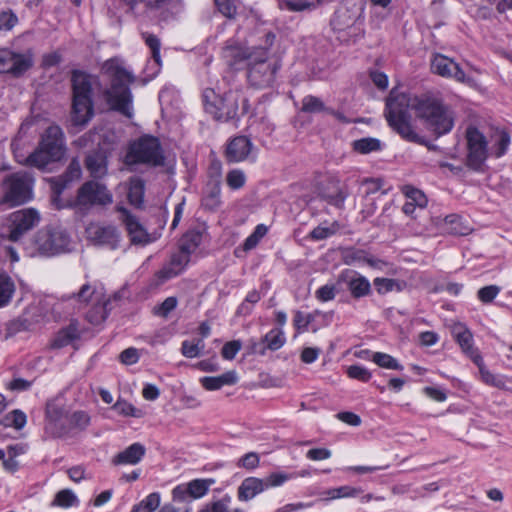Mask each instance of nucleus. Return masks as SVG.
<instances>
[{
  "mask_svg": "<svg viewBox=\"0 0 512 512\" xmlns=\"http://www.w3.org/2000/svg\"><path fill=\"white\" fill-rule=\"evenodd\" d=\"M410 111H414L416 117L437 137L450 132L454 126L452 110L440 100L428 96H410L392 90L386 100L385 118L392 130L408 142L424 143L411 123Z\"/></svg>",
  "mask_w": 512,
  "mask_h": 512,
  "instance_id": "nucleus-1",
  "label": "nucleus"
},
{
  "mask_svg": "<svg viewBox=\"0 0 512 512\" xmlns=\"http://www.w3.org/2000/svg\"><path fill=\"white\" fill-rule=\"evenodd\" d=\"M103 71L111 77V87L104 91V98L110 108L124 116L133 115L132 94L129 84L134 82L133 75L121 67L114 59L103 64Z\"/></svg>",
  "mask_w": 512,
  "mask_h": 512,
  "instance_id": "nucleus-2",
  "label": "nucleus"
},
{
  "mask_svg": "<svg viewBox=\"0 0 512 512\" xmlns=\"http://www.w3.org/2000/svg\"><path fill=\"white\" fill-rule=\"evenodd\" d=\"M72 113L71 121L76 126L86 125L94 115L92 91L98 85V79L82 71H73L72 77Z\"/></svg>",
  "mask_w": 512,
  "mask_h": 512,
  "instance_id": "nucleus-3",
  "label": "nucleus"
},
{
  "mask_svg": "<svg viewBox=\"0 0 512 512\" xmlns=\"http://www.w3.org/2000/svg\"><path fill=\"white\" fill-rule=\"evenodd\" d=\"M203 102L205 110L218 121L238 118L248 110V100L240 90H230L219 96L213 89H206Z\"/></svg>",
  "mask_w": 512,
  "mask_h": 512,
  "instance_id": "nucleus-4",
  "label": "nucleus"
},
{
  "mask_svg": "<svg viewBox=\"0 0 512 512\" xmlns=\"http://www.w3.org/2000/svg\"><path fill=\"white\" fill-rule=\"evenodd\" d=\"M65 154L64 135L59 126H49L41 137L38 148L27 158V163L44 169L49 163L59 161Z\"/></svg>",
  "mask_w": 512,
  "mask_h": 512,
  "instance_id": "nucleus-5",
  "label": "nucleus"
},
{
  "mask_svg": "<svg viewBox=\"0 0 512 512\" xmlns=\"http://www.w3.org/2000/svg\"><path fill=\"white\" fill-rule=\"evenodd\" d=\"M164 162L165 156L158 138L150 135L133 141L125 156L127 165L145 164L156 167L164 165Z\"/></svg>",
  "mask_w": 512,
  "mask_h": 512,
  "instance_id": "nucleus-6",
  "label": "nucleus"
},
{
  "mask_svg": "<svg viewBox=\"0 0 512 512\" xmlns=\"http://www.w3.org/2000/svg\"><path fill=\"white\" fill-rule=\"evenodd\" d=\"M279 68L280 64L269 57L268 50L259 48L248 64V81L255 88L270 87L275 81V75Z\"/></svg>",
  "mask_w": 512,
  "mask_h": 512,
  "instance_id": "nucleus-7",
  "label": "nucleus"
},
{
  "mask_svg": "<svg viewBox=\"0 0 512 512\" xmlns=\"http://www.w3.org/2000/svg\"><path fill=\"white\" fill-rule=\"evenodd\" d=\"M3 202L11 206L27 202L32 195V179L25 172H16L7 176L3 182Z\"/></svg>",
  "mask_w": 512,
  "mask_h": 512,
  "instance_id": "nucleus-8",
  "label": "nucleus"
},
{
  "mask_svg": "<svg viewBox=\"0 0 512 512\" xmlns=\"http://www.w3.org/2000/svg\"><path fill=\"white\" fill-rule=\"evenodd\" d=\"M290 479L284 472L271 473L265 478L248 477L238 487V499L249 501L268 488L278 487Z\"/></svg>",
  "mask_w": 512,
  "mask_h": 512,
  "instance_id": "nucleus-9",
  "label": "nucleus"
},
{
  "mask_svg": "<svg viewBox=\"0 0 512 512\" xmlns=\"http://www.w3.org/2000/svg\"><path fill=\"white\" fill-rule=\"evenodd\" d=\"M40 221L37 210L28 208L13 212L7 219V226L3 231L9 241L17 242L21 237L35 227Z\"/></svg>",
  "mask_w": 512,
  "mask_h": 512,
  "instance_id": "nucleus-10",
  "label": "nucleus"
},
{
  "mask_svg": "<svg viewBox=\"0 0 512 512\" xmlns=\"http://www.w3.org/2000/svg\"><path fill=\"white\" fill-rule=\"evenodd\" d=\"M45 431L57 438L69 433V413L58 398L49 400L46 404Z\"/></svg>",
  "mask_w": 512,
  "mask_h": 512,
  "instance_id": "nucleus-11",
  "label": "nucleus"
},
{
  "mask_svg": "<svg viewBox=\"0 0 512 512\" xmlns=\"http://www.w3.org/2000/svg\"><path fill=\"white\" fill-rule=\"evenodd\" d=\"M70 239L62 229L41 230L35 237V248L40 255L52 256L68 249Z\"/></svg>",
  "mask_w": 512,
  "mask_h": 512,
  "instance_id": "nucleus-12",
  "label": "nucleus"
},
{
  "mask_svg": "<svg viewBox=\"0 0 512 512\" xmlns=\"http://www.w3.org/2000/svg\"><path fill=\"white\" fill-rule=\"evenodd\" d=\"M467 166L473 170H480L488 157L487 141L485 136L475 127L466 130Z\"/></svg>",
  "mask_w": 512,
  "mask_h": 512,
  "instance_id": "nucleus-13",
  "label": "nucleus"
},
{
  "mask_svg": "<svg viewBox=\"0 0 512 512\" xmlns=\"http://www.w3.org/2000/svg\"><path fill=\"white\" fill-rule=\"evenodd\" d=\"M112 203V194L105 185L96 181H87L79 189L75 205L80 208H89L94 205H107Z\"/></svg>",
  "mask_w": 512,
  "mask_h": 512,
  "instance_id": "nucleus-14",
  "label": "nucleus"
},
{
  "mask_svg": "<svg viewBox=\"0 0 512 512\" xmlns=\"http://www.w3.org/2000/svg\"><path fill=\"white\" fill-rule=\"evenodd\" d=\"M87 239L94 245L116 249L120 242V233L113 225L90 223L86 227Z\"/></svg>",
  "mask_w": 512,
  "mask_h": 512,
  "instance_id": "nucleus-15",
  "label": "nucleus"
},
{
  "mask_svg": "<svg viewBox=\"0 0 512 512\" xmlns=\"http://www.w3.org/2000/svg\"><path fill=\"white\" fill-rule=\"evenodd\" d=\"M118 211L122 214L121 220L132 244L145 246L157 239V235L148 233L138 218L127 209L119 207Z\"/></svg>",
  "mask_w": 512,
  "mask_h": 512,
  "instance_id": "nucleus-16",
  "label": "nucleus"
},
{
  "mask_svg": "<svg viewBox=\"0 0 512 512\" xmlns=\"http://www.w3.org/2000/svg\"><path fill=\"white\" fill-rule=\"evenodd\" d=\"M82 175L80 162L73 159L68 165L64 174L50 179L53 191L52 202L57 208H61L59 201L60 195L72 182L79 180Z\"/></svg>",
  "mask_w": 512,
  "mask_h": 512,
  "instance_id": "nucleus-17",
  "label": "nucleus"
},
{
  "mask_svg": "<svg viewBox=\"0 0 512 512\" xmlns=\"http://www.w3.org/2000/svg\"><path fill=\"white\" fill-rule=\"evenodd\" d=\"M257 49L258 48H247L239 41L231 39L228 40L222 48V57L229 67L235 68L245 61L249 64L256 55Z\"/></svg>",
  "mask_w": 512,
  "mask_h": 512,
  "instance_id": "nucleus-18",
  "label": "nucleus"
},
{
  "mask_svg": "<svg viewBox=\"0 0 512 512\" xmlns=\"http://www.w3.org/2000/svg\"><path fill=\"white\" fill-rule=\"evenodd\" d=\"M431 70L434 74L446 78H453L460 83L469 82V78L459 64L442 54L433 56L431 60Z\"/></svg>",
  "mask_w": 512,
  "mask_h": 512,
  "instance_id": "nucleus-19",
  "label": "nucleus"
},
{
  "mask_svg": "<svg viewBox=\"0 0 512 512\" xmlns=\"http://www.w3.org/2000/svg\"><path fill=\"white\" fill-rule=\"evenodd\" d=\"M94 299L96 300L94 304L95 308L103 312L104 305L98 299L96 289L89 283L82 285L77 293H71L61 297L62 301L73 300L78 308L86 307L88 304L93 303Z\"/></svg>",
  "mask_w": 512,
  "mask_h": 512,
  "instance_id": "nucleus-20",
  "label": "nucleus"
},
{
  "mask_svg": "<svg viewBox=\"0 0 512 512\" xmlns=\"http://www.w3.org/2000/svg\"><path fill=\"white\" fill-rule=\"evenodd\" d=\"M252 143L245 136L233 138L226 148V159L231 163H238L246 160L251 152Z\"/></svg>",
  "mask_w": 512,
  "mask_h": 512,
  "instance_id": "nucleus-21",
  "label": "nucleus"
},
{
  "mask_svg": "<svg viewBox=\"0 0 512 512\" xmlns=\"http://www.w3.org/2000/svg\"><path fill=\"white\" fill-rule=\"evenodd\" d=\"M85 167L94 179L103 178L108 171V157L104 150L99 149L87 154Z\"/></svg>",
  "mask_w": 512,
  "mask_h": 512,
  "instance_id": "nucleus-22",
  "label": "nucleus"
},
{
  "mask_svg": "<svg viewBox=\"0 0 512 512\" xmlns=\"http://www.w3.org/2000/svg\"><path fill=\"white\" fill-rule=\"evenodd\" d=\"M451 333L463 352L468 354L475 363H478V360H481V357L473 348V336L470 330L462 323H454L451 326Z\"/></svg>",
  "mask_w": 512,
  "mask_h": 512,
  "instance_id": "nucleus-23",
  "label": "nucleus"
},
{
  "mask_svg": "<svg viewBox=\"0 0 512 512\" xmlns=\"http://www.w3.org/2000/svg\"><path fill=\"white\" fill-rule=\"evenodd\" d=\"M145 447L140 443H134L127 447L124 451L118 453L113 458L115 465L130 464L135 465L141 461L145 455Z\"/></svg>",
  "mask_w": 512,
  "mask_h": 512,
  "instance_id": "nucleus-24",
  "label": "nucleus"
},
{
  "mask_svg": "<svg viewBox=\"0 0 512 512\" xmlns=\"http://www.w3.org/2000/svg\"><path fill=\"white\" fill-rule=\"evenodd\" d=\"M237 381V373L233 370L216 377H203L200 379L202 386L209 391L218 390L225 385H234Z\"/></svg>",
  "mask_w": 512,
  "mask_h": 512,
  "instance_id": "nucleus-25",
  "label": "nucleus"
},
{
  "mask_svg": "<svg viewBox=\"0 0 512 512\" xmlns=\"http://www.w3.org/2000/svg\"><path fill=\"white\" fill-rule=\"evenodd\" d=\"M347 288L351 296L355 299L368 296L371 293V284L369 280L359 274H356L348 280Z\"/></svg>",
  "mask_w": 512,
  "mask_h": 512,
  "instance_id": "nucleus-26",
  "label": "nucleus"
},
{
  "mask_svg": "<svg viewBox=\"0 0 512 512\" xmlns=\"http://www.w3.org/2000/svg\"><path fill=\"white\" fill-rule=\"evenodd\" d=\"M78 338V329L76 325L70 324L67 327L61 329L51 342V347L60 349L71 344L75 339Z\"/></svg>",
  "mask_w": 512,
  "mask_h": 512,
  "instance_id": "nucleus-27",
  "label": "nucleus"
},
{
  "mask_svg": "<svg viewBox=\"0 0 512 512\" xmlns=\"http://www.w3.org/2000/svg\"><path fill=\"white\" fill-rule=\"evenodd\" d=\"M33 65V56L30 52L19 54L13 52V60L11 61V69L9 71L13 76H21Z\"/></svg>",
  "mask_w": 512,
  "mask_h": 512,
  "instance_id": "nucleus-28",
  "label": "nucleus"
},
{
  "mask_svg": "<svg viewBox=\"0 0 512 512\" xmlns=\"http://www.w3.org/2000/svg\"><path fill=\"white\" fill-rule=\"evenodd\" d=\"M215 483L214 479H194L187 483L189 497L198 499L203 497L209 491L211 485Z\"/></svg>",
  "mask_w": 512,
  "mask_h": 512,
  "instance_id": "nucleus-29",
  "label": "nucleus"
},
{
  "mask_svg": "<svg viewBox=\"0 0 512 512\" xmlns=\"http://www.w3.org/2000/svg\"><path fill=\"white\" fill-rule=\"evenodd\" d=\"M202 241V233L199 231H188L182 236L179 243V249L185 251L188 254L193 253Z\"/></svg>",
  "mask_w": 512,
  "mask_h": 512,
  "instance_id": "nucleus-30",
  "label": "nucleus"
},
{
  "mask_svg": "<svg viewBox=\"0 0 512 512\" xmlns=\"http://www.w3.org/2000/svg\"><path fill=\"white\" fill-rule=\"evenodd\" d=\"M128 6L129 10L134 13L135 6L139 2H144L147 9L154 10V9H160L164 6H171L175 8L176 6H179L181 1L180 0H123Z\"/></svg>",
  "mask_w": 512,
  "mask_h": 512,
  "instance_id": "nucleus-31",
  "label": "nucleus"
},
{
  "mask_svg": "<svg viewBox=\"0 0 512 512\" xmlns=\"http://www.w3.org/2000/svg\"><path fill=\"white\" fill-rule=\"evenodd\" d=\"M145 185L142 179L132 178L129 184L128 198L131 204L139 206L143 202Z\"/></svg>",
  "mask_w": 512,
  "mask_h": 512,
  "instance_id": "nucleus-32",
  "label": "nucleus"
},
{
  "mask_svg": "<svg viewBox=\"0 0 512 512\" xmlns=\"http://www.w3.org/2000/svg\"><path fill=\"white\" fill-rule=\"evenodd\" d=\"M15 291V285L12 279L6 274L0 272V307L9 303Z\"/></svg>",
  "mask_w": 512,
  "mask_h": 512,
  "instance_id": "nucleus-33",
  "label": "nucleus"
},
{
  "mask_svg": "<svg viewBox=\"0 0 512 512\" xmlns=\"http://www.w3.org/2000/svg\"><path fill=\"white\" fill-rule=\"evenodd\" d=\"M285 336L280 328H274L269 331L263 338V342L266 343V349L276 351L285 344Z\"/></svg>",
  "mask_w": 512,
  "mask_h": 512,
  "instance_id": "nucleus-34",
  "label": "nucleus"
},
{
  "mask_svg": "<svg viewBox=\"0 0 512 512\" xmlns=\"http://www.w3.org/2000/svg\"><path fill=\"white\" fill-rule=\"evenodd\" d=\"M374 286L379 294H385L393 290L401 291L404 283L395 279L377 277L374 279Z\"/></svg>",
  "mask_w": 512,
  "mask_h": 512,
  "instance_id": "nucleus-35",
  "label": "nucleus"
},
{
  "mask_svg": "<svg viewBox=\"0 0 512 512\" xmlns=\"http://www.w3.org/2000/svg\"><path fill=\"white\" fill-rule=\"evenodd\" d=\"M372 361L376 363L378 366L386 369L392 370H402L403 366L399 364V362L389 354L382 352H375L372 355Z\"/></svg>",
  "mask_w": 512,
  "mask_h": 512,
  "instance_id": "nucleus-36",
  "label": "nucleus"
},
{
  "mask_svg": "<svg viewBox=\"0 0 512 512\" xmlns=\"http://www.w3.org/2000/svg\"><path fill=\"white\" fill-rule=\"evenodd\" d=\"M302 111L306 113H319L327 112L328 108L320 98L308 95L302 100Z\"/></svg>",
  "mask_w": 512,
  "mask_h": 512,
  "instance_id": "nucleus-37",
  "label": "nucleus"
},
{
  "mask_svg": "<svg viewBox=\"0 0 512 512\" xmlns=\"http://www.w3.org/2000/svg\"><path fill=\"white\" fill-rule=\"evenodd\" d=\"M353 148L361 154H367L380 150L381 143L376 138H362L353 142Z\"/></svg>",
  "mask_w": 512,
  "mask_h": 512,
  "instance_id": "nucleus-38",
  "label": "nucleus"
},
{
  "mask_svg": "<svg viewBox=\"0 0 512 512\" xmlns=\"http://www.w3.org/2000/svg\"><path fill=\"white\" fill-rule=\"evenodd\" d=\"M205 347L203 339H195L192 341L185 340L182 343L181 352L187 358L198 357Z\"/></svg>",
  "mask_w": 512,
  "mask_h": 512,
  "instance_id": "nucleus-39",
  "label": "nucleus"
},
{
  "mask_svg": "<svg viewBox=\"0 0 512 512\" xmlns=\"http://www.w3.org/2000/svg\"><path fill=\"white\" fill-rule=\"evenodd\" d=\"M160 505L159 493H151L143 499L138 505L134 506L132 512H153Z\"/></svg>",
  "mask_w": 512,
  "mask_h": 512,
  "instance_id": "nucleus-40",
  "label": "nucleus"
},
{
  "mask_svg": "<svg viewBox=\"0 0 512 512\" xmlns=\"http://www.w3.org/2000/svg\"><path fill=\"white\" fill-rule=\"evenodd\" d=\"M78 502L76 495L70 489L60 490L52 501L53 506L68 508Z\"/></svg>",
  "mask_w": 512,
  "mask_h": 512,
  "instance_id": "nucleus-41",
  "label": "nucleus"
},
{
  "mask_svg": "<svg viewBox=\"0 0 512 512\" xmlns=\"http://www.w3.org/2000/svg\"><path fill=\"white\" fill-rule=\"evenodd\" d=\"M90 424V416L84 411L69 414V432L74 429L84 430Z\"/></svg>",
  "mask_w": 512,
  "mask_h": 512,
  "instance_id": "nucleus-42",
  "label": "nucleus"
},
{
  "mask_svg": "<svg viewBox=\"0 0 512 512\" xmlns=\"http://www.w3.org/2000/svg\"><path fill=\"white\" fill-rule=\"evenodd\" d=\"M477 365L479 366V372L481 375V379L484 383H486L487 385L499 388V389L505 388L504 380L501 379L500 377L492 374L489 370H487L484 367V365L482 364V359L478 360Z\"/></svg>",
  "mask_w": 512,
  "mask_h": 512,
  "instance_id": "nucleus-43",
  "label": "nucleus"
},
{
  "mask_svg": "<svg viewBox=\"0 0 512 512\" xmlns=\"http://www.w3.org/2000/svg\"><path fill=\"white\" fill-rule=\"evenodd\" d=\"M367 185L366 195L365 199L367 201H370V205L367 209H363L362 213L364 214V217H368L372 215L376 210V205L374 203V200L369 197L370 194L376 193L380 189V183L377 180H365L364 182Z\"/></svg>",
  "mask_w": 512,
  "mask_h": 512,
  "instance_id": "nucleus-44",
  "label": "nucleus"
},
{
  "mask_svg": "<svg viewBox=\"0 0 512 512\" xmlns=\"http://www.w3.org/2000/svg\"><path fill=\"white\" fill-rule=\"evenodd\" d=\"M231 496L224 495L221 499L206 504L199 512H230Z\"/></svg>",
  "mask_w": 512,
  "mask_h": 512,
  "instance_id": "nucleus-45",
  "label": "nucleus"
},
{
  "mask_svg": "<svg viewBox=\"0 0 512 512\" xmlns=\"http://www.w3.org/2000/svg\"><path fill=\"white\" fill-rule=\"evenodd\" d=\"M403 192L408 198L409 202H414L419 208H423L427 204L426 196L423 194L422 191L412 187V186H405L403 188Z\"/></svg>",
  "mask_w": 512,
  "mask_h": 512,
  "instance_id": "nucleus-46",
  "label": "nucleus"
},
{
  "mask_svg": "<svg viewBox=\"0 0 512 512\" xmlns=\"http://www.w3.org/2000/svg\"><path fill=\"white\" fill-rule=\"evenodd\" d=\"M146 45L150 48L152 52V57L157 64L161 63L160 57V40L157 36L153 34L143 33L142 34Z\"/></svg>",
  "mask_w": 512,
  "mask_h": 512,
  "instance_id": "nucleus-47",
  "label": "nucleus"
},
{
  "mask_svg": "<svg viewBox=\"0 0 512 512\" xmlns=\"http://www.w3.org/2000/svg\"><path fill=\"white\" fill-rule=\"evenodd\" d=\"M315 317L311 313H303L301 311H296L294 315V326L298 330V332H302L307 330L310 323L314 321Z\"/></svg>",
  "mask_w": 512,
  "mask_h": 512,
  "instance_id": "nucleus-48",
  "label": "nucleus"
},
{
  "mask_svg": "<svg viewBox=\"0 0 512 512\" xmlns=\"http://www.w3.org/2000/svg\"><path fill=\"white\" fill-rule=\"evenodd\" d=\"M361 493L360 488L342 486L328 491L329 498L336 499L341 497H355Z\"/></svg>",
  "mask_w": 512,
  "mask_h": 512,
  "instance_id": "nucleus-49",
  "label": "nucleus"
},
{
  "mask_svg": "<svg viewBox=\"0 0 512 512\" xmlns=\"http://www.w3.org/2000/svg\"><path fill=\"white\" fill-rule=\"evenodd\" d=\"M226 181L231 189H239L244 186L246 177L241 170L234 169L227 174Z\"/></svg>",
  "mask_w": 512,
  "mask_h": 512,
  "instance_id": "nucleus-50",
  "label": "nucleus"
},
{
  "mask_svg": "<svg viewBox=\"0 0 512 512\" xmlns=\"http://www.w3.org/2000/svg\"><path fill=\"white\" fill-rule=\"evenodd\" d=\"M347 375L352 378L359 380L361 382H368L372 375L371 373L364 367L359 365H351L347 368Z\"/></svg>",
  "mask_w": 512,
  "mask_h": 512,
  "instance_id": "nucleus-51",
  "label": "nucleus"
},
{
  "mask_svg": "<svg viewBox=\"0 0 512 512\" xmlns=\"http://www.w3.org/2000/svg\"><path fill=\"white\" fill-rule=\"evenodd\" d=\"M17 22L18 18L11 10L0 13V31L11 30Z\"/></svg>",
  "mask_w": 512,
  "mask_h": 512,
  "instance_id": "nucleus-52",
  "label": "nucleus"
},
{
  "mask_svg": "<svg viewBox=\"0 0 512 512\" xmlns=\"http://www.w3.org/2000/svg\"><path fill=\"white\" fill-rule=\"evenodd\" d=\"M499 292L500 287L496 285L485 286L478 291V298L483 303H490L495 299Z\"/></svg>",
  "mask_w": 512,
  "mask_h": 512,
  "instance_id": "nucleus-53",
  "label": "nucleus"
},
{
  "mask_svg": "<svg viewBox=\"0 0 512 512\" xmlns=\"http://www.w3.org/2000/svg\"><path fill=\"white\" fill-rule=\"evenodd\" d=\"M242 345L238 340L230 341L224 344L221 355L224 359L232 360L235 358L236 354L240 351Z\"/></svg>",
  "mask_w": 512,
  "mask_h": 512,
  "instance_id": "nucleus-54",
  "label": "nucleus"
},
{
  "mask_svg": "<svg viewBox=\"0 0 512 512\" xmlns=\"http://www.w3.org/2000/svg\"><path fill=\"white\" fill-rule=\"evenodd\" d=\"M32 326V321L28 319L26 314L21 315L9 324V330L13 333L29 330Z\"/></svg>",
  "mask_w": 512,
  "mask_h": 512,
  "instance_id": "nucleus-55",
  "label": "nucleus"
},
{
  "mask_svg": "<svg viewBox=\"0 0 512 512\" xmlns=\"http://www.w3.org/2000/svg\"><path fill=\"white\" fill-rule=\"evenodd\" d=\"M189 261L190 254L180 250L178 253L172 255L170 264L174 266L178 271L182 272Z\"/></svg>",
  "mask_w": 512,
  "mask_h": 512,
  "instance_id": "nucleus-56",
  "label": "nucleus"
},
{
  "mask_svg": "<svg viewBox=\"0 0 512 512\" xmlns=\"http://www.w3.org/2000/svg\"><path fill=\"white\" fill-rule=\"evenodd\" d=\"M119 360L124 365L135 364L139 360V352L134 347L127 348L120 353Z\"/></svg>",
  "mask_w": 512,
  "mask_h": 512,
  "instance_id": "nucleus-57",
  "label": "nucleus"
},
{
  "mask_svg": "<svg viewBox=\"0 0 512 512\" xmlns=\"http://www.w3.org/2000/svg\"><path fill=\"white\" fill-rule=\"evenodd\" d=\"M509 144H510V136H509V134L507 132H505V131L500 132L498 134V140H497V143L495 145V147H496V150H495L496 157L503 156L506 153Z\"/></svg>",
  "mask_w": 512,
  "mask_h": 512,
  "instance_id": "nucleus-58",
  "label": "nucleus"
},
{
  "mask_svg": "<svg viewBox=\"0 0 512 512\" xmlns=\"http://www.w3.org/2000/svg\"><path fill=\"white\" fill-rule=\"evenodd\" d=\"M177 306V299L175 297L166 298L160 306L155 308V313L157 315L166 317L172 310H174Z\"/></svg>",
  "mask_w": 512,
  "mask_h": 512,
  "instance_id": "nucleus-59",
  "label": "nucleus"
},
{
  "mask_svg": "<svg viewBox=\"0 0 512 512\" xmlns=\"http://www.w3.org/2000/svg\"><path fill=\"white\" fill-rule=\"evenodd\" d=\"M218 10L227 18H233L236 14V7L231 0H214Z\"/></svg>",
  "mask_w": 512,
  "mask_h": 512,
  "instance_id": "nucleus-60",
  "label": "nucleus"
},
{
  "mask_svg": "<svg viewBox=\"0 0 512 512\" xmlns=\"http://www.w3.org/2000/svg\"><path fill=\"white\" fill-rule=\"evenodd\" d=\"M13 60V51L0 49V73H9L11 61Z\"/></svg>",
  "mask_w": 512,
  "mask_h": 512,
  "instance_id": "nucleus-61",
  "label": "nucleus"
},
{
  "mask_svg": "<svg viewBox=\"0 0 512 512\" xmlns=\"http://www.w3.org/2000/svg\"><path fill=\"white\" fill-rule=\"evenodd\" d=\"M336 295V288L334 285H324L316 291V297L323 302L333 300Z\"/></svg>",
  "mask_w": 512,
  "mask_h": 512,
  "instance_id": "nucleus-62",
  "label": "nucleus"
},
{
  "mask_svg": "<svg viewBox=\"0 0 512 512\" xmlns=\"http://www.w3.org/2000/svg\"><path fill=\"white\" fill-rule=\"evenodd\" d=\"M331 454V451L327 448H313L306 453V457L313 461H319L330 458Z\"/></svg>",
  "mask_w": 512,
  "mask_h": 512,
  "instance_id": "nucleus-63",
  "label": "nucleus"
},
{
  "mask_svg": "<svg viewBox=\"0 0 512 512\" xmlns=\"http://www.w3.org/2000/svg\"><path fill=\"white\" fill-rule=\"evenodd\" d=\"M239 465L246 469H254L259 465V456L254 452L247 453L240 459Z\"/></svg>",
  "mask_w": 512,
  "mask_h": 512,
  "instance_id": "nucleus-64",
  "label": "nucleus"
}]
</instances>
